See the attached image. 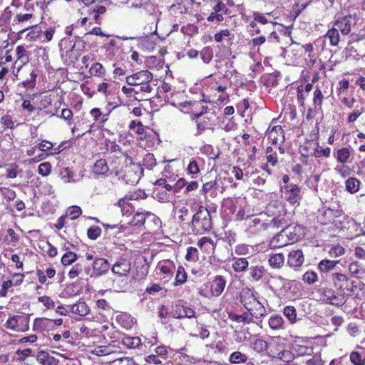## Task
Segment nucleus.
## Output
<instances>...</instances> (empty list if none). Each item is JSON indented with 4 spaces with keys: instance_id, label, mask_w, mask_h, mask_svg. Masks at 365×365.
I'll use <instances>...</instances> for the list:
<instances>
[{
    "instance_id": "a18cd8bd",
    "label": "nucleus",
    "mask_w": 365,
    "mask_h": 365,
    "mask_svg": "<svg viewBox=\"0 0 365 365\" xmlns=\"http://www.w3.org/2000/svg\"><path fill=\"white\" fill-rule=\"evenodd\" d=\"M113 352L112 348L109 346H98L91 351V353L96 356H106Z\"/></svg>"
},
{
    "instance_id": "412c9836",
    "label": "nucleus",
    "mask_w": 365,
    "mask_h": 365,
    "mask_svg": "<svg viewBox=\"0 0 365 365\" xmlns=\"http://www.w3.org/2000/svg\"><path fill=\"white\" fill-rule=\"evenodd\" d=\"M217 187L218 186L216 180H210L203 184L200 192L205 197L209 194L210 197H215L217 194Z\"/></svg>"
},
{
    "instance_id": "ea45409f",
    "label": "nucleus",
    "mask_w": 365,
    "mask_h": 365,
    "mask_svg": "<svg viewBox=\"0 0 365 365\" xmlns=\"http://www.w3.org/2000/svg\"><path fill=\"white\" fill-rule=\"evenodd\" d=\"M283 313L291 324H294L297 322V310L293 306H286L283 309Z\"/></svg>"
},
{
    "instance_id": "13d9d810",
    "label": "nucleus",
    "mask_w": 365,
    "mask_h": 365,
    "mask_svg": "<svg viewBox=\"0 0 365 365\" xmlns=\"http://www.w3.org/2000/svg\"><path fill=\"white\" fill-rule=\"evenodd\" d=\"M350 361L354 365H365V359L357 351L351 353Z\"/></svg>"
},
{
    "instance_id": "f704fd0d",
    "label": "nucleus",
    "mask_w": 365,
    "mask_h": 365,
    "mask_svg": "<svg viewBox=\"0 0 365 365\" xmlns=\"http://www.w3.org/2000/svg\"><path fill=\"white\" fill-rule=\"evenodd\" d=\"M111 98H109L108 99V106L106 108L108 113L106 114L102 113V115L101 116L102 123H105L108 120V116L113 109H114L115 108L118 107V106H120L123 103V102L121 101V100L119 97L117 98V101H111Z\"/></svg>"
},
{
    "instance_id": "8fccbe9b",
    "label": "nucleus",
    "mask_w": 365,
    "mask_h": 365,
    "mask_svg": "<svg viewBox=\"0 0 365 365\" xmlns=\"http://www.w3.org/2000/svg\"><path fill=\"white\" fill-rule=\"evenodd\" d=\"M143 164L145 168L151 170L156 165V160L153 153H147L143 160Z\"/></svg>"
},
{
    "instance_id": "dca6fc26",
    "label": "nucleus",
    "mask_w": 365,
    "mask_h": 365,
    "mask_svg": "<svg viewBox=\"0 0 365 365\" xmlns=\"http://www.w3.org/2000/svg\"><path fill=\"white\" fill-rule=\"evenodd\" d=\"M290 244L286 233L284 232L283 228L269 242V247L272 249L283 247Z\"/></svg>"
},
{
    "instance_id": "aec40b11",
    "label": "nucleus",
    "mask_w": 365,
    "mask_h": 365,
    "mask_svg": "<svg viewBox=\"0 0 365 365\" xmlns=\"http://www.w3.org/2000/svg\"><path fill=\"white\" fill-rule=\"evenodd\" d=\"M72 313L80 316H86L90 309L85 302L78 301L77 303L68 306Z\"/></svg>"
},
{
    "instance_id": "49530a36",
    "label": "nucleus",
    "mask_w": 365,
    "mask_h": 365,
    "mask_svg": "<svg viewBox=\"0 0 365 365\" xmlns=\"http://www.w3.org/2000/svg\"><path fill=\"white\" fill-rule=\"evenodd\" d=\"M16 52L18 56V60H19L21 63L25 64L29 61L28 53L24 46H18L16 48Z\"/></svg>"
},
{
    "instance_id": "4c0bfd02",
    "label": "nucleus",
    "mask_w": 365,
    "mask_h": 365,
    "mask_svg": "<svg viewBox=\"0 0 365 365\" xmlns=\"http://www.w3.org/2000/svg\"><path fill=\"white\" fill-rule=\"evenodd\" d=\"M350 150L348 148H343L336 151L335 158L341 163H345L350 158Z\"/></svg>"
},
{
    "instance_id": "ddd939ff",
    "label": "nucleus",
    "mask_w": 365,
    "mask_h": 365,
    "mask_svg": "<svg viewBox=\"0 0 365 365\" xmlns=\"http://www.w3.org/2000/svg\"><path fill=\"white\" fill-rule=\"evenodd\" d=\"M131 269V263L126 259H118L112 267V272L119 277L127 276Z\"/></svg>"
},
{
    "instance_id": "7c9ffc66",
    "label": "nucleus",
    "mask_w": 365,
    "mask_h": 365,
    "mask_svg": "<svg viewBox=\"0 0 365 365\" xmlns=\"http://www.w3.org/2000/svg\"><path fill=\"white\" fill-rule=\"evenodd\" d=\"M266 230L268 229H278L287 225V220L284 217L277 216L268 222L265 223Z\"/></svg>"
},
{
    "instance_id": "5701e85b",
    "label": "nucleus",
    "mask_w": 365,
    "mask_h": 365,
    "mask_svg": "<svg viewBox=\"0 0 365 365\" xmlns=\"http://www.w3.org/2000/svg\"><path fill=\"white\" fill-rule=\"evenodd\" d=\"M269 327L272 330H282L285 329V322L279 314L272 315L268 321Z\"/></svg>"
},
{
    "instance_id": "6ab92c4d",
    "label": "nucleus",
    "mask_w": 365,
    "mask_h": 365,
    "mask_svg": "<svg viewBox=\"0 0 365 365\" xmlns=\"http://www.w3.org/2000/svg\"><path fill=\"white\" fill-rule=\"evenodd\" d=\"M268 136L274 144L282 143L284 140V130L280 125L274 126L269 132Z\"/></svg>"
},
{
    "instance_id": "393cba45",
    "label": "nucleus",
    "mask_w": 365,
    "mask_h": 365,
    "mask_svg": "<svg viewBox=\"0 0 365 365\" xmlns=\"http://www.w3.org/2000/svg\"><path fill=\"white\" fill-rule=\"evenodd\" d=\"M249 274L253 282H259L264 274L265 269L262 265L252 266L249 269Z\"/></svg>"
},
{
    "instance_id": "4468645a",
    "label": "nucleus",
    "mask_w": 365,
    "mask_h": 365,
    "mask_svg": "<svg viewBox=\"0 0 365 365\" xmlns=\"http://www.w3.org/2000/svg\"><path fill=\"white\" fill-rule=\"evenodd\" d=\"M227 281L223 276L217 275L210 282V289L212 297H219L225 289Z\"/></svg>"
},
{
    "instance_id": "79ce46f5",
    "label": "nucleus",
    "mask_w": 365,
    "mask_h": 365,
    "mask_svg": "<svg viewBox=\"0 0 365 365\" xmlns=\"http://www.w3.org/2000/svg\"><path fill=\"white\" fill-rule=\"evenodd\" d=\"M123 344L129 349L138 348L140 344L141 340L139 337H125L123 339Z\"/></svg>"
},
{
    "instance_id": "09e8293b",
    "label": "nucleus",
    "mask_w": 365,
    "mask_h": 365,
    "mask_svg": "<svg viewBox=\"0 0 365 365\" xmlns=\"http://www.w3.org/2000/svg\"><path fill=\"white\" fill-rule=\"evenodd\" d=\"M187 274L182 267H179L175 276V285L182 284L186 282Z\"/></svg>"
},
{
    "instance_id": "2f4dec72",
    "label": "nucleus",
    "mask_w": 365,
    "mask_h": 365,
    "mask_svg": "<svg viewBox=\"0 0 365 365\" xmlns=\"http://www.w3.org/2000/svg\"><path fill=\"white\" fill-rule=\"evenodd\" d=\"M262 230H266L265 223L262 222L259 218L252 220L248 227V231L255 234Z\"/></svg>"
},
{
    "instance_id": "6e6d98bb",
    "label": "nucleus",
    "mask_w": 365,
    "mask_h": 365,
    "mask_svg": "<svg viewBox=\"0 0 365 365\" xmlns=\"http://www.w3.org/2000/svg\"><path fill=\"white\" fill-rule=\"evenodd\" d=\"M197 246L205 251L212 248L213 247V241L212 239L206 237H203L200 239L197 242Z\"/></svg>"
},
{
    "instance_id": "7ed1b4c3",
    "label": "nucleus",
    "mask_w": 365,
    "mask_h": 365,
    "mask_svg": "<svg viewBox=\"0 0 365 365\" xmlns=\"http://www.w3.org/2000/svg\"><path fill=\"white\" fill-rule=\"evenodd\" d=\"M150 72L141 71L126 78L128 84L130 86H140L139 91H150L151 88L148 82L152 79Z\"/></svg>"
},
{
    "instance_id": "473e14b6",
    "label": "nucleus",
    "mask_w": 365,
    "mask_h": 365,
    "mask_svg": "<svg viewBox=\"0 0 365 365\" xmlns=\"http://www.w3.org/2000/svg\"><path fill=\"white\" fill-rule=\"evenodd\" d=\"M50 323V319L36 318L33 324V330L35 331H43L48 327Z\"/></svg>"
},
{
    "instance_id": "3c124183",
    "label": "nucleus",
    "mask_w": 365,
    "mask_h": 365,
    "mask_svg": "<svg viewBox=\"0 0 365 365\" xmlns=\"http://www.w3.org/2000/svg\"><path fill=\"white\" fill-rule=\"evenodd\" d=\"M73 176L74 173L69 168H64L61 172V178L64 182H75V180H73Z\"/></svg>"
},
{
    "instance_id": "774afa93",
    "label": "nucleus",
    "mask_w": 365,
    "mask_h": 365,
    "mask_svg": "<svg viewBox=\"0 0 365 365\" xmlns=\"http://www.w3.org/2000/svg\"><path fill=\"white\" fill-rule=\"evenodd\" d=\"M187 170L190 175H192V178H195L194 175H197L200 172V169L196 160H193L189 163L187 168Z\"/></svg>"
},
{
    "instance_id": "de8ad7c7",
    "label": "nucleus",
    "mask_w": 365,
    "mask_h": 365,
    "mask_svg": "<svg viewBox=\"0 0 365 365\" xmlns=\"http://www.w3.org/2000/svg\"><path fill=\"white\" fill-rule=\"evenodd\" d=\"M252 247L246 244L238 245L235 247V253L238 255H250L252 253Z\"/></svg>"
},
{
    "instance_id": "4be33fe9",
    "label": "nucleus",
    "mask_w": 365,
    "mask_h": 365,
    "mask_svg": "<svg viewBox=\"0 0 365 365\" xmlns=\"http://www.w3.org/2000/svg\"><path fill=\"white\" fill-rule=\"evenodd\" d=\"M36 360L41 365H58L59 362L57 359L43 351L38 352Z\"/></svg>"
},
{
    "instance_id": "0eeeda50",
    "label": "nucleus",
    "mask_w": 365,
    "mask_h": 365,
    "mask_svg": "<svg viewBox=\"0 0 365 365\" xmlns=\"http://www.w3.org/2000/svg\"><path fill=\"white\" fill-rule=\"evenodd\" d=\"M143 175V169L140 164L132 163L127 165L124 170L123 179L127 183H137Z\"/></svg>"
},
{
    "instance_id": "69168bd1",
    "label": "nucleus",
    "mask_w": 365,
    "mask_h": 365,
    "mask_svg": "<svg viewBox=\"0 0 365 365\" xmlns=\"http://www.w3.org/2000/svg\"><path fill=\"white\" fill-rule=\"evenodd\" d=\"M55 32V28L54 27H49L45 31L42 33V38L41 39V42H48L50 41L53 36V34Z\"/></svg>"
},
{
    "instance_id": "9b49d317",
    "label": "nucleus",
    "mask_w": 365,
    "mask_h": 365,
    "mask_svg": "<svg viewBox=\"0 0 365 365\" xmlns=\"http://www.w3.org/2000/svg\"><path fill=\"white\" fill-rule=\"evenodd\" d=\"M170 315L175 319H190L195 317V312L190 307L178 304L173 307Z\"/></svg>"
},
{
    "instance_id": "f3484780",
    "label": "nucleus",
    "mask_w": 365,
    "mask_h": 365,
    "mask_svg": "<svg viewBox=\"0 0 365 365\" xmlns=\"http://www.w3.org/2000/svg\"><path fill=\"white\" fill-rule=\"evenodd\" d=\"M291 244L298 241L302 235V228L299 225H287L283 228Z\"/></svg>"
},
{
    "instance_id": "680f3d73",
    "label": "nucleus",
    "mask_w": 365,
    "mask_h": 365,
    "mask_svg": "<svg viewBox=\"0 0 365 365\" xmlns=\"http://www.w3.org/2000/svg\"><path fill=\"white\" fill-rule=\"evenodd\" d=\"M330 153H331V150L329 148H317L314 149L313 153H311V154L316 158H321L322 156L328 158L330 156Z\"/></svg>"
},
{
    "instance_id": "e2e57ef3",
    "label": "nucleus",
    "mask_w": 365,
    "mask_h": 365,
    "mask_svg": "<svg viewBox=\"0 0 365 365\" xmlns=\"http://www.w3.org/2000/svg\"><path fill=\"white\" fill-rule=\"evenodd\" d=\"M306 365H324V361L322 359L319 354H316L305 361Z\"/></svg>"
},
{
    "instance_id": "c03bdc74",
    "label": "nucleus",
    "mask_w": 365,
    "mask_h": 365,
    "mask_svg": "<svg viewBox=\"0 0 365 365\" xmlns=\"http://www.w3.org/2000/svg\"><path fill=\"white\" fill-rule=\"evenodd\" d=\"M345 252V249L340 245H334L330 247L328 250V254L331 257H338L343 255Z\"/></svg>"
},
{
    "instance_id": "72a5a7b5",
    "label": "nucleus",
    "mask_w": 365,
    "mask_h": 365,
    "mask_svg": "<svg viewBox=\"0 0 365 365\" xmlns=\"http://www.w3.org/2000/svg\"><path fill=\"white\" fill-rule=\"evenodd\" d=\"M361 182L356 178H349L345 182L346 190L354 194L356 193L360 187Z\"/></svg>"
},
{
    "instance_id": "f8f14e48",
    "label": "nucleus",
    "mask_w": 365,
    "mask_h": 365,
    "mask_svg": "<svg viewBox=\"0 0 365 365\" xmlns=\"http://www.w3.org/2000/svg\"><path fill=\"white\" fill-rule=\"evenodd\" d=\"M352 16L351 14L338 18L333 26L340 31L342 35H348L351 31Z\"/></svg>"
},
{
    "instance_id": "a878e982",
    "label": "nucleus",
    "mask_w": 365,
    "mask_h": 365,
    "mask_svg": "<svg viewBox=\"0 0 365 365\" xmlns=\"http://www.w3.org/2000/svg\"><path fill=\"white\" fill-rule=\"evenodd\" d=\"M42 26L34 25L31 26V31L26 35V39L29 41L40 40L42 38Z\"/></svg>"
},
{
    "instance_id": "052dcab7",
    "label": "nucleus",
    "mask_w": 365,
    "mask_h": 365,
    "mask_svg": "<svg viewBox=\"0 0 365 365\" xmlns=\"http://www.w3.org/2000/svg\"><path fill=\"white\" fill-rule=\"evenodd\" d=\"M165 93H156L155 95L150 98L151 103L156 106L164 105L166 102Z\"/></svg>"
},
{
    "instance_id": "c756f323",
    "label": "nucleus",
    "mask_w": 365,
    "mask_h": 365,
    "mask_svg": "<svg viewBox=\"0 0 365 365\" xmlns=\"http://www.w3.org/2000/svg\"><path fill=\"white\" fill-rule=\"evenodd\" d=\"M339 262L338 260L323 259L318 264V268L322 272H329L333 270Z\"/></svg>"
},
{
    "instance_id": "20e7f679",
    "label": "nucleus",
    "mask_w": 365,
    "mask_h": 365,
    "mask_svg": "<svg viewBox=\"0 0 365 365\" xmlns=\"http://www.w3.org/2000/svg\"><path fill=\"white\" fill-rule=\"evenodd\" d=\"M317 294L319 295V299L326 304L341 307L346 302L343 294L338 295L332 289L330 288H320L318 290Z\"/></svg>"
},
{
    "instance_id": "0e129e2a",
    "label": "nucleus",
    "mask_w": 365,
    "mask_h": 365,
    "mask_svg": "<svg viewBox=\"0 0 365 365\" xmlns=\"http://www.w3.org/2000/svg\"><path fill=\"white\" fill-rule=\"evenodd\" d=\"M51 170V165L48 163H42L38 165V172L42 176H47L50 174Z\"/></svg>"
},
{
    "instance_id": "9d476101",
    "label": "nucleus",
    "mask_w": 365,
    "mask_h": 365,
    "mask_svg": "<svg viewBox=\"0 0 365 365\" xmlns=\"http://www.w3.org/2000/svg\"><path fill=\"white\" fill-rule=\"evenodd\" d=\"M241 302L243 303L244 307L246 308L247 312L242 313V314H232L230 317V319L238 323H244V324H250L253 322L254 316L251 313V310H252V307H249L251 305L252 301L250 300V302L244 301L241 299Z\"/></svg>"
},
{
    "instance_id": "4d7b16f0",
    "label": "nucleus",
    "mask_w": 365,
    "mask_h": 365,
    "mask_svg": "<svg viewBox=\"0 0 365 365\" xmlns=\"http://www.w3.org/2000/svg\"><path fill=\"white\" fill-rule=\"evenodd\" d=\"M82 213V210L80 207L73 205L68 208L66 215L69 216L71 220L78 218Z\"/></svg>"
},
{
    "instance_id": "a211bd4d",
    "label": "nucleus",
    "mask_w": 365,
    "mask_h": 365,
    "mask_svg": "<svg viewBox=\"0 0 365 365\" xmlns=\"http://www.w3.org/2000/svg\"><path fill=\"white\" fill-rule=\"evenodd\" d=\"M331 277L334 287L341 290L343 293L345 292L346 289H348V284H350V280L348 277L344 274L334 273Z\"/></svg>"
},
{
    "instance_id": "c9c22d12",
    "label": "nucleus",
    "mask_w": 365,
    "mask_h": 365,
    "mask_svg": "<svg viewBox=\"0 0 365 365\" xmlns=\"http://www.w3.org/2000/svg\"><path fill=\"white\" fill-rule=\"evenodd\" d=\"M108 171V166L105 159L97 160L93 165V173L96 175H104Z\"/></svg>"
},
{
    "instance_id": "864d4df0",
    "label": "nucleus",
    "mask_w": 365,
    "mask_h": 365,
    "mask_svg": "<svg viewBox=\"0 0 365 365\" xmlns=\"http://www.w3.org/2000/svg\"><path fill=\"white\" fill-rule=\"evenodd\" d=\"M317 279V274L314 271H307L302 276V280L308 284H314Z\"/></svg>"
},
{
    "instance_id": "bf43d9fd",
    "label": "nucleus",
    "mask_w": 365,
    "mask_h": 365,
    "mask_svg": "<svg viewBox=\"0 0 365 365\" xmlns=\"http://www.w3.org/2000/svg\"><path fill=\"white\" fill-rule=\"evenodd\" d=\"M101 234V229L98 226H91L87 230L88 237L91 240H96Z\"/></svg>"
},
{
    "instance_id": "f03ea898",
    "label": "nucleus",
    "mask_w": 365,
    "mask_h": 365,
    "mask_svg": "<svg viewBox=\"0 0 365 365\" xmlns=\"http://www.w3.org/2000/svg\"><path fill=\"white\" fill-rule=\"evenodd\" d=\"M282 197L291 205L299 206L302 198V187L290 183L281 187Z\"/></svg>"
},
{
    "instance_id": "bb28decb",
    "label": "nucleus",
    "mask_w": 365,
    "mask_h": 365,
    "mask_svg": "<svg viewBox=\"0 0 365 365\" xmlns=\"http://www.w3.org/2000/svg\"><path fill=\"white\" fill-rule=\"evenodd\" d=\"M324 37L329 40L330 44L333 46H336L340 42L339 32L334 26L328 30Z\"/></svg>"
},
{
    "instance_id": "b1692460",
    "label": "nucleus",
    "mask_w": 365,
    "mask_h": 365,
    "mask_svg": "<svg viewBox=\"0 0 365 365\" xmlns=\"http://www.w3.org/2000/svg\"><path fill=\"white\" fill-rule=\"evenodd\" d=\"M249 262L244 257H234L232 267L235 272L240 273L245 272L248 269Z\"/></svg>"
},
{
    "instance_id": "603ef678",
    "label": "nucleus",
    "mask_w": 365,
    "mask_h": 365,
    "mask_svg": "<svg viewBox=\"0 0 365 365\" xmlns=\"http://www.w3.org/2000/svg\"><path fill=\"white\" fill-rule=\"evenodd\" d=\"M135 361L130 357H119L110 362V365H135Z\"/></svg>"
},
{
    "instance_id": "f257e3e1",
    "label": "nucleus",
    "mask_w": 365,
    "mask_h": 365,
    "mask_svg": "<svg viewBox=\"0 0 365 365\" xmlns=\"http://www.w3.org/2000/svg\"><path fill=\"white\" fill-rule=\"evenodd\" d=\"M212 228V220L209 210L203 206H200L192 218V231L196 235H203L209 232Z\"/></svg>"
},
{
    "instance_id": "6e6552de",
    "label": "nucleus",
    "mask_w": 365,
    "mask_h": 365,
    "mask_svg": "<svg viewBox=\"0 0 365 365\" xmlns=\"http://www.w3.org/2000/svg\"><path fill=\"white\" fill-rule=\"evenodd\" d=\"M276 284L279 286L276 292L279 297H287L292 292L295 286V281L285 279L281 276L275 278Z\"/></svg>"
},
{
    "instance_id": "e433bc0d",
    "label": "nucleus",
    "mask_w": 365,
    "mask_h": 365,
    "mask_svg": "<svg viewBox=\"0 0 365 365\" xmlns=\"http://www.w3.org/2000/svg\"><path fill=\"white\" fill-rule=\"evenodd\" d=\"M168 192V191L156 187L153 192L154 198L160 202H169L171 195Z\"/></svg>"
},
{
    "instance_id": "423d86ee",
    "label": "nucleus",
    "mask_w": 365,
    "mask_h": 365,
    "mask_svg": "<svg viewBox=\"0 0 365 365\" xmlns=\"http://www.w3.org/2000/svg\"><path fill=\"white\" fill-rule=\"evenodd\" d=\"M4 327L11 331L24 332L29 329V317L20 315L10 317Z\"/></svg>"
},
{
    "instance_id": "338daca9",
    "label": "nucleus",
    "mask_w": 365,
    "mask_h": 365,
    "mask_svg": "<svg viewBox=\"0 0 365 365\" xmlns=\"http://www.w3.org/2000/svg\"><path fill=\"white\" fill-rule=\"evenodd\" d=\"M106 11V9L103 6H97L96 9H93L91 11H90L89 15L91 17L97 20L101 14H103Z\"/></svg>"
},
{
    "instance_id": "a19ab883",
    "label": "nucleus",
    "mask_w": 365,
    "mask_h": 365,
    "mask_svg": "<svg viewBox=\"0 0 365 365\" xmlns=\"http://www.w3.org/2000/svg\"><path fill=\"white\" fill-rule=\"evenodd\" d=\"M117 205L120 207L123 215H130L133 212V207L125 199H120Z\"/></svg>"
},
{
    "instance_id": "1a4fd4ad",
    "label": "nucleus",
    "mask_w": 365,
    "mask_h": 365,
    "mask_svg": "<svg viewBox=\"0 0 365 365\" xmlns=\"http://www.w3.org/2000/svg\"><path fill=\"white\" fill-rule=\"evenodd\" d=\"M93 270L91 273V277H98L105 274L110 269V265L108 261L104 258H96L93 260Z\"/></svg>"
},
{
    "instance_id": "5fc2aeb1",
    "label": "nucleus",
    "mask_w": 365,
    "mask_h": 365,
    "mask_svg": "<svg viewBox=\"0 0 365 365\" xmlns=\"http://www.w3.org/2000/svg\"><path fill=\"white\" fill-rule=\"evenodd\" d=\"M77 259V255L73 252H67L65 253L62 258L61 262L63 265L67 266L71 264Z\"/></svg>"
},
{
    "instance_id": "cd10ccee",
    "label": "nucleus",
    "mask_w": 365,
    "mask_h": 365,
    "mask_svg": "<svg viewBox=\"0 0 365 365\" xmlns=\"http://www.w3.org/2000/svg\"><path fill=\"white\" fill-rule=\"evenodd\" d=\"M152 215L150 212H136L133 217L132 220L129 222L133 226H141L145 223V219Z\"/></svg>"
},
{
    "instance_id": "2eb2a0df",
    "label": "nucleus",
    "mask_w": 365,
    "mask_h": 365,
    "mask_svg": "<svg viewBox=\"0 0 365 365\" xmlns=\"http://www.w3.org/2000/svg\"><path fill=\"white\" fill-rule=\"evenodd\" d=\"M304 262V254L301 250L291 251L287 257V264L293 268L300 267Z\"/></svg>"
},
{
    "instance_id": "c85d7f7f",
    "label": "nucleus",
    "mask_w": 365,
    "mask_h": 365,
    "mask_svg": "<svg viewBox=\"0 0 365 365\" xmlns=\"http://www.w3.org/2000/svg\"><path fill=\"white\" fill-rule=\"evenodd\" d=\"M269 264L273 268H281L284 264V256L282 253L269 255Z\"/></svg>"
},
{
    "instance_id": "58836bf2",
    "label": "nucleus",
    "mask_w": 365,
    "mask_h": 365,
    "mask_svg": "<svg viewBox=\"0 0 365 365\" xmlns=\"http://www.w3.org/2000/svg\"><path fill=\"white\" fill-rule=\"evenodd\" d=\"M247 360V356L246 354L240 352V351H234L232 353L229 357V361L231 364H240L245 363Z\"/></svg>"
},
{
    "instance_id": "37998d69",
    "label": "nucleus",
    "mask_w": 365,
    "mask_h": 365,
    "mask_svg": "<svg viewBox=\"0 0 365 365\" xmlns=\"http://www.w3.org/2000/svg\"><path fill=\"white\" fill-rule=\"evenodd\" d=\"M252 348L255 351L262 353L267 350L268 344L262 339H257L252 343Z\"/></svg>"
},
{
    "instance_id": "39448f33",
    "label": "nucleus",
    "mask_w": 365,
    "mask_h": 365,
    "mask_svg": "<svg viewBox=\"0 0 365 365\" xmlns=\"http://www.w3.org/2000/svg\"><path fill=\"white\" fill-rule=\"evenodd\" d=\"M241 299L248 302H250V300L252 301V304L249 305V307H252L251 313L254 317L259 319L266 314L264 307L257 299V297L250 289H244L241 295Z\"/></svg>"
}]
</instances>
